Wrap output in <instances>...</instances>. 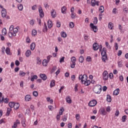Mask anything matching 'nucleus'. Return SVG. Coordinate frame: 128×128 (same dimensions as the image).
Here are the masks:
<instances>
[{"label": "nucleus", "mask_w": 128, "mask_h": 128, "mask_svg": "<svg viewBox=\"0 0 128 128\" xmlns=\"http://www.w3.org/2000/svg\"><path fill=\"white\" fill-rule=\"evenodd\" d=\"M78 80H81V82H82V84H84V82L88 80V76H86V74H84L83 76L82 74L80 75Z\"/></svg>", "instance_id": "nucleus-4"}, {"label": "nucleus", "mask_w": 128, "mask_h": 128, "mask_svg": "<svg viewBox=\"0 0 128 128\" xmlns=\"http://www.w3.org/2000/svg\"><path fill=\"white\" fill-rule=\"evenodd\" d=\"M76 18V14L74 12L72 13L71 14V18Z\"/></svg>", "instance_id": "nucleus-46"}, {"label": "nucleus", "mask_w": 128, "mask_h": 128, "mask_svg": "<svg viewBox=\"0 0 128 128\" xmlns=\"http://www.w3.org/2000/svg\"><path fill=\"white\" fill-rule=\"evenodd\" d=\"M119 115H120V111H118V110H117L116 111L115 116H118Z\"/></svg>", "instance_id": "nucleus-55"}, {"label": "nucleus", "mask_w": 128, "mask_h": 128, "mask_svg": "<svg viewBox=\"0 0 128 128\" xmlns=\"http://www.w3.org/2000/svg\"><path fill=\"white\" fill-rule=\"evenodd\" d=\"M100 112V114L102 116H106V111L104 108H101Z\"/></svg>", "instance_id": "nucleus-12"}, {"label": "nucleus", "mask_w": 128, "mask_h": 128, "mask_svg": "<svg viewBox=\"0 0 128 128\" xmlns=\"http://www.w3.org/2000/svg\"><path fill=\"white\" fill-rule=\"evenodd\" d=\"M18 32V27L14 28L12 32H8V36L10 38H12V36H16V34Z\"/></svg>", "instance_id": "nucleus-3"}, {"label": "nucleus", "mask_w": 128, "mask_h": 128, "mask_svg": "<svg viewBox=\"0 0 128 128\" xmlns=\"http://www.w3.org/2000/svg\"><path fill=\"white\" fill-rule=\"evenodd\" d=\"M120 94V88L116 89L114 92L113 94L114 96H118Z\"/></svg>", "instance_id": "nucleus-23"}, {"label": "nucleus", "mask_w": 128, "mask_h": 128, "mask_svg": "<svg viewBox=\"0 0 128 128\" xmlns=\"http://www.w3.org/2000/svg\"><path fill=\"white\" fill-rule=\"evenodd\" d=\"M36 63L38 64H42V62H40V58L39 57L36 58Z\"/></svg>", "instance_id": "nucleus-49"}, {"label": "nucleus", "mask_w": 128, "mask_h": 128, "mask_svg": "<svg viewBox=\"0 0 128 128\" xmlns=\"http://www.w3.org/2000/svg\"><path fill=\"white\" fill-rule=\"evenodd\" d=\"M44 8H48V2H45L44 4Z\"/></svg>", "instance_id": "nucleus-60"}, {"label": "nucleus", "mask_w": 128, "mask_h": 128, "mask_svg": "<svg viewBox=\"0 0 128 128\" xmlns=\"http://www.w3.org/2000/svg\"><path fill=\"white\" fill-rule=\"evenodd\" d=\"M56 68H57L56 66H53V68H52V69L51 70V74H53V72H56Z\"/></svg>", "instance_id": "nucleus-42"}, {"label": "nucleus", "mask_w": 128, "mask_h": 128, "mask_svg": "<svg viewBox=\"0 0 128 128\" xmlns=\"http://www.w3.org/2000/svg\"><path fill=\"white\" fill-rule=\"evenodd\" d=\"M40 77L43 80H46V78H48L46 77V74H40Z\"/></svg>", "instance_id": "nucleus-15"}, {"label": "nucleus", "mask_w": 128, "mask_h": 128, "mask_svg": "<svg viewBox=\"0 0 128 128\" xmlns=\"http://www.w3.org/2000/svg\"><path fill=\"white\" fill-rule=\"evenodd\" d=\"M10 101V100L8 99V98H4V97H2V99H0V104H2V102H6V104H8V102Z\"/></svg>", "instance_id": "nucleus-10"}, {"label": "nucleus", "mask_w": 128, "mask_h": 128, "mask_svg": "<svg viewBox=\"0 0 128 128\" xmlns=\"http://www.w3.org/2000/svg\"><path fill=\"white\" fill-rule=\"evenodd\" d=\"M25 56H26V58L30 56H32V52L30 51V50H27L25 53Z\"/></svg>", "instance_id": "nucleus-17"}, {"label": "nucleus", "mask_w": 128, "mask_h": 128, "mask_svg": "<svg viewBox=\"0 0 128 128\" xmlns=\"http://www.w3.org/2000/svg\"><path fill=\"white\" fill-rule=\"evenodd\" d=\"M76 120H80V114H76Z\"/></svg>", "instance_id": "nucleus-59"}, {"label": "nucleus", "mask_w": 128, "mask_h": 128, "mask_svg": "<svg viewBox=\"0 0 128 128\" xmlns=\"http://www.w3.org/2000/svg\"><path fill=\"white\" fill-rule=\"evenodd\" d=\"M67 34L66 32H61V36L62 38H66Z\"/></svg>", "instance_id": "nucleus-43"}, {"label": "nucleus", "mask_w": 128, "mask_h": 128, "mask_svg": "<svg viewBox=\"0 0 128 128\" xmlns=\"http://www.w3.org/2000/svg\"><path fill=\"white\" fill-rule=\"evenodd\" d=\"M32 36H36V34H38V32L36 31V30H32Z\"/></svg>", "instance_id": "nucleus-25"}, {"label": "nucleus", "mask_w": 128, "mask_h": 128, "mask_svg": "<svg viewBox=\"0 0 128 128\" xmlns=\"http://www.w3.org/2000/svg\"><path fill=\"white\" fill-rule=\"evenodd\" d=\"M51 16H52V18H56V11L54 10V9H52L51 11Z\"/></svg>", "instance_id": "nucleus-16"}, {"label": "nucleus", "mask_w": 128, "mask_h": 128, "mask_svg": "<svg viewBox=\"0 0 128 128\" xmlns=\"http://www.w3.org/2000/svg\"><path fill=\"white\" fill-rule=\"evenodd\" d=\"M68 118H66V116H64V117L62 118V120L63 122H66Z\"/></svg>", "instance_id": "nucleus-64"}, {"label": "nucleus", "mask_w": 128, "mask_h": 128, "mask_svg": "<svg viewBox=\"0 0 128 128\" xmlns=\"http://www.w3.org/2000/svg\"><path fill=\"white\" fill-rule=\"evenodd\" d=\"M48 28H52V20H48Z\"/></svg>", "instance_id": "nucleus-21"}, {"label": "nucleus", "mask_w": 128, "mask_h": 128, "mask_svg": "<svg viewBox=\"0 0 128 128\" xmlns=\"http://www.w3.org/2000/svg\"><path fill=\"white\" fill-rule=\"evenodd\" d=\"M0 8H2V18H6V10L4 8V6H2V4H0Z\"/></svg>", "instance_id": "nucleus-5"}, {"label": "nucleus", "mask_w": 128, "mask_h": 128, "mask_svg": "<svg viewBox=\"0 0 128 128\" xmlns=\"http://www.w3.org/2000/svg\"><path fill=\"white\" fill-rule=\"evenodd\" d=\"M69 26L70 28H74V24L72 22H70L69 24Z\"/></svg>", "instance_id": "nucleus-50"}, {"label": "nucleus", "mask_w": 128, "mask_h": 128, "mask_svg": "<svg viewBox=\"0 0 128 128\" xmlns=\"http://www.w3.org/2000/svg\"><path fill=\"white\" fill-rule=\"evenodd\" d=\"M75 67H76V63H72L70 64V68H74Z\"/></svg>", "instance_id": "nucleus-58"}, {"label": "nucleus", "mask_w": 128, "mask_h": 128, "mask_svg": "<svg viewBox=\"0 0 128 128\" xmlns=\"http://www.w3.org/2000/svg\"><path fill=\"white\" fill-rule=\"evenodd\" d=\"M33 96H38V92L36 91H34L33 92Z\"/></svg>", "instance_id": "nucleus-53"}, {"label": "nucleus", "mask_w": 128, "mask_h": 128, "mask_svg": "<svg viewBox=\"0 0 128 128\" xmlns=\"http://www.w3.org/2000/svg\"><path fill=\"white\" fill-rule=\"evenodd\" d=\"M2 34L3 36H6V28H4L2 30Z\"/></svg>", "instance_id": "nucleus-44"}, {"label": "nucleus", "mask_w": 128, "mask_h": 128, "mask_svg": "<svg viewBox=\"0 0 128 128\" xmlns=\"http://www.w3.org/2000/svg\"><path fill=\"white\" fill-rule=\"evenodd\" d=\"M55 85H56V81L54 80H52L50 84V88L54 87V86Z\"/></svg>", "instance_id": "nucleus-34"}, {"label": "nucleus", "mask_w": 128, "mask_h": 128, "mask_svg": "<svg viewBox=\"0 0 128 128\" xmlns=\"http://www.w3.org/2000/svg\"><path fill=\"white\" fill-rule=\"evenodd\" d=\"M66 102L68 104H72V98H70V96H67L66 97Z\"/></svg>", "instance_id": "nucleus-19"}, {"label": "nucleus", "mask_w": 128, "mask_h": 128, "mask_svg": "<svg viewBox=\"0 0 128 128\" xmlns=\"http://www.w3.org/2000/svg\"><path fill=\"white\" fill-rule=\"evenodd\" d=\"M106 100L108 102H112V96H110V95L108 94L106 96Z\"/></svg>", "instance_id": "nucleus-26"}, {"label": "nucleus", "mask_w": 128, "mask_h": 128, "mask_svg": "<svg viewBox=\"0 0 128 128\" xmlns=\"http://www.w3.org/2000/svg\"><path fill=\"white\" fill-rule=\"evenodd\" d=\"M126 116L124 115L122 116V122H126Z\"/></svg>", "instance_id": "nucleus-36"}, {"label": "nucleus", "mask_w": 128, "mask_h": 128, "mask_svg": "<svg viewBox=\"0 0 128 128\" xmlns=\"http://www.w3.org/2000/svg\"><path fill=\"white\" fill-rule=\"evenodd\" d=\"M10 112H12V108H8L6 116H10Z\"/></svg>", "instance_id": "nucleus-37"}, {"label": "nucleus", "mask_w": 128, "mask_h": 128, "mask_svg": "<svg viewBox=\"0 0 128 128\" xmlns=\"http://www.w3.org/2000/svg\"><path fill=\"white\" fill-rule=\"evenodd\" d=\"M60 64L64 62V57L63 56L60 59Z\"/></svg>", "instance_id": "nucleus-56"}, {"label": "nucleus", "mask_w": 128, "mask_h": 128, "mask_svg": "<svg viewBox=\"0 0 128 128\" xmlns=\"http://www.w3.org/2000/svg\"><path fill=\"white\" fill-rule=\"evenodd\" d=\"M96 0H92L91 1V6H96Z\"/></svg>", "instance_id": "nucleus-45"}, {"label": "nucleus", "mask_w": 128, "mask_h": 128, "mask_svg": "<svg viewBox=\"0 0 128 128\" xmlns=\"http://www.w3.org/2000/svg\"><path fill=\"white\" fill-rule=\"evenodd\" d=\"M20 62L18 60H16V62H15V64L16 66H20Z\"/></svg>", "instance_id": "nucleus-62"}, {"label": "nucleus", "mask_w": 128, "mask_h": 128, "mask_svg": "<svg viewBox=\"0 0 128 128\" xmlns=\"http://www.w3.org/2000/svg\"><path fill=\"white\" fill-rule=\"evenodd\" d=\"M6 54L10 55V48H6Z\"/></svg>", "instance_id": "nucleus-32"}, {"label": "nucleus", "mask_w": 128, "mask_h": 128, "mask_svg": "<svg viewBox=\"0 0 128 128\" xmlns=\"http://www.w3.org/2000/svg\"><path fill=\"white\" fill-rule=\"evenodd\" d=\"M78 84H76L74 86V91L75 92H78Z\"/></svg>", "instance_id": "nucleus-63"}, {"label": "nucleus", "mask_w": 128, "mask_h": 128, "mask_svg": "<svg viewBox=\"0 0 128 128\" xmlns=\"http://www.w3.org/2000/svg\"><path fill=\"white\" fill-rule=\"evenodd\" d=\"M14 110H18L20 108V104L14 103Z\"/></svg>", "instance_id": "nucleus-31"}, {"label": "nucleus", "mask_w": 128, "mask_h": 128, "mask_svg": "<svg viewBox=\"0 0 128 128\" xmlns=\"http://www.w3.org/2000/svg\"><path fill=\"white\" fill-rule=\"evenodd\" d=\"M26 102H30L32 100V96L30 94H27L25 96Z\"/></svg>", "instance_id": "nucleus-13"}, {"label": "nucleus", "mask_w": 128, "mask_h": 128, "mask_svg": "<svg viewBox=\"0 0 128 128\" xmlns=\"http://www.w3.org/2000/svg\"><path fill=\"white\" fill-rule=\"evenodd\" d=\"M84 60V56H80V57L79 58V62H83Z\"/></svg>", "instance_id": "nucleus-39"}, {"label": "nucleus", "mask_w": 128, "mask_h": 128, "mask_svg": "<svg viewBox=\"0 0 128 128\" xmlns=\"http://www.w3.org/2000/svg\"><path fill=\"white\" fill-rule=\"evenodd\" d=\"M26 42L28 44L30 43V37L28 36L26 38Z\"/></svg>", "instance_id": "nucleus-57"}, {"label": "nucleus", "mask_w": 128, "mask_h": 128, "mask_svg": "<svg viewBox=\"0 0 128 128\" xmlns=\"http://www.w3.org/2000/svg\"><path fill=\"white\" fill-rule=\"evenodd\" d=\"M98 18L94 17V20L93 22L94 24H98Z\"/></svg>", "instance_id": "nucleus-51"}, {"label": "nucleus", "mask_w": 128, "mask_h": 128, "mask_svg": "<svg viewBox=\"0 0 128 128\" xmlns=\"http://www.w3.org/2000/svg\"><path fill=\"white\" fill-rule=\"evenodd\" d=\"M34 22H36V20H32L30 21L29 23L30 24V26H34Z\"/></svg>", "instance_id": "nucleus-40"}, {"label": "nucleus", "mask_w": 128, "mask_h": 128, "mask_svg": "<svg viewBox=\"0 0 128 128\" xmlns=\"http://www.w3.org/2000/svg\"><path fill=\"white\" fill-rule=\"evenodd\" d=\"M112 12L114 14H116L118 12V9L116 8H114L112 10Z\"/></svg>", "instance_id": "nucleus-38"}, {"label": "nucleus", "mask_w": 128, "mask_h": 128, "mask_svg": "<svg viewBox=\"0 0 128 128\" xmlns=\"http://www.w3.org/2000/svg\"><path fill=\"white\" fill-rule=\"evenodd\" d=\"M20 122L18 120H17L16 122H14V125L12 126V128H16L18 127V124H20Z\"/></svg>", "instance_id": "nucleus-11"}, {"label": "nucleus", "mask_w": 128, "mask_h": 128, "mask_svg": "<svg viewBox=\"0 0 128 128\" xmlns=\"http://www.w3.org/2000/svg\"><path fill=\"white\" fill-rule=\"evenodd\" d=\"M102 86L100 84H98L94 86L93 88V92H95V94H100L102 92Z\"/></svg>", "instance_id": "nucleus-2"}, {"label": "nucleus", "mask_w": 128, "mask_h": 128, "mask_svg": "<svg viewBox=\"0 0 128 128\" xmlns=\"http://www.w3.org/2000/svg\"><path fill=\"white\" fill-rule=\"evenodd\" d=\"M66 6H63L61 8V12L63 14H66Z\"/></svg>", "instance_id": "nucleus-18"}, {"label": "nucleus", "mask_w": 128, "mask_h": 128, "mask_svg": "<svg viewBox=\"0 0 128 128\" xmlns=\"http://www.w3.org/2000/svg\"><path fill=\"white\" fill-rule=\"evenodd\" d=\"M86 60L88 62H92V57H90V56H87L86 58Z\"/></svg>", "instance_id": "nucleus-52"}, {"label": "nucleus", "mask_w": 128, "mask_h": 128, "mask_svg": "<svg viewBox=\"0 0 128 128\" xmlns=\"http://www.w3.org/2000/svg\"><path fill=\"white\" fill-rule=\"evenodd\" d=\"M112 26H113L112 23L109 22L108 25V28H110V30H112Z\"/></svg>", "instance_id": "nucleus-48"}, {"label": "nucleus", "mask_w": 128, "mask_h": 128, "mask_svg": "<svg viewBox=\"0 0 128 128\" xmlns=\"http://www.w3.org/2000/svg\"><path fill=\"white\" fill-rule=\"evenodd\" d=\"M64 108H62L60 110V112H59V114L60 116H62V114H64Z\"/></svg>", "instance_id": "nucleus-30"}, {"label": "nucleus", "mask_w": 128, "mask_h": 128, "mask_svg": "<svg viewBox=\"0 0 128 128\" xmlns=\"http://www.w3.org/2000/svg\"><path fill=\"white\" fill-rule=\"evenodd\" d=\"M71 62L72 63H76V58L74 56H72L71 58Z\"/></svg>", "instance_id": "nucleus-35"}, {"label": "nucleus", "mask_w": 128, "mask_h": 128, "mask_svg": "<svg viewBox=\"0 0 128 128\" xmlns=\"http://www.w3.org/2000/svg\"><path fill=\"white\" fill-rule=\"evenodd\" d=\"M30 47L31 50H34V48H36V44L34 42L30 44Z\"/></svg>", "instance_id": "nucleus-24"}, {"label": "nucleus", "mask_w": 128, "mask_h": 128, "mask_svg": "<svg viewBox=\"0 0 128 128\" xmlns=\"http://www.w3.org/2000/svg\"><path fill=\"white\" fill-rule=\"evenodd\" d=\"M26 74V72H24L23 71L20 70L19 72V76H24Z\"/></svg>", "instance_id": "nucleus-27"}, {"label": "nucleus", "mask_w": 128, "mask_h": 128, "mask_svg": "<svg viewBox=\"0 0 128 128\" xmlns=\"http://www.w3.org/2000/svg\"><path fill=\"white\" fill-rule=\"evenodd\" d=\"M106 46L108 48H110V46L108 42H106Z\"/></svg>", "instance_id": "nucleus-61"}, {"label": "nucleus", "mask_w": 128, "mask_h": 128, "mask_svg": "<svg viewBox=\"0 0 128 128\" xmlns=\"http://www.w3.org/2000/svg\"><path fill=\"white\" fill-rule=\"evenodd\" d=\"M102 78L104 80H108V71L104 70L102 74Z\"/></svg>", "instance_id": "nucleus-6"}, {"label": "nucleus", "mask_w": 128, "mask_h": 128, "mask_svg": "<svg viewBox=\"0 0 128 128\" xmlns=\"http://www.w3.org/2000/svg\"><path fill=\"white\" fill-rule=\"evenodd\" d=\"M18 9L19 10H24V6H22V4H20L18 5Z\"/></svg>", "instance_id": "nucleus-41"}, {"label": "nucleus", "mask_w": 128, "mask_h": 128, "mask_svg": "<svg viewBox=\"0 0 128 128\" xmlns=\"http://www.w3.org/2000/svg\"><path fill=\"white\" fill-rule=\"evenodd\" d=\"M14 102H10L9 103V106L12 108H14Z\"/></svg>", "instance_id": "nucleus-47"}, {"label": "nucleus", "mask_w": 128, "mask_h": 128, "mask_svg": "<svg viewBox=\"0 0 128 128\" xmlns=\"http://www.w3.org/2000/svg\"><path fill=\"white\" fill-rule=\"evenodd\" d=\"M34 80H38V76L34 75L33 76L31 77L30 78L31 82H34Z\"/></svg>", "instance_id": "nucleus-29"}, {"label": "nucleus", "mask_w": 128, "mask_h": 128, "mask_svg": "<svg viewBox=\"0 0 128 128\" xmlns=\"http://www.w3.org/2000/svg\"><path fill=\"white\" fill-rule=\"evenodd\" d=\"M38 11L40 12V18H42L43 16H44V10H42V6H38Z\"/></svg>", "instance_id": "nucleus-9"}, {"label": "nucleus", "mask_w": 128, "mask_h": 128, "mask_svg": "<svg viewBox=\"0 0 128 128\" xmlns=\"http://www.w3.org/2000/svg\"><path fill=\"white\" fill-rule=\"evenodd\" d=\"M44 32H48V26H46V24L44 23V26L42 30Z\"/></svg>", "instance_id": "nucleus-22"}, {"label": "nucleus", "mask_w": 128, "mask_h": 128, "mask_svg": "<svg viewBox=\"0 0 128 128\" xmlns=\"http://www.w3.org/2000/svg\"><path fill=\"white\" fill-rule=\"evenodd\" d=\"M100 48V45H98V43H94L93 44V50H98Z\"/></svg>", "instance_id": "nucleus-14"}, {"label": "nucleus", "mask_w": 128, "mask_h": 128, "mask_svg": "<svg viewBox=\"0 0 128 128\" xmlns=\"http://www.w3.org/2000/svg\"><path fill=\"white\" fill-rule=\"evenodd\" d=\"M90 27L92 29V30L94 32H98V26L94 25V24L91 23L90 24Z\"/></svg>", "instance_id": "nucleus-8"}, {"label": "nucleus", "mask_w": 128, "mask_h": 128, "mask_svg": "<svg viewBox=\"0 0 128 128\" xmlns=\"http://www.w3.org/2000/svg\"><path fill=\"white\" fill-rule=\"evenodd\" d=\"M97 103L98 102H96V100H93L89 102L88 106L91 107L96 106Z\"/></svg>", "instance_id": "nucleus-7"}, {"label": "nucleus", "mask_w": 128, "mask_h": 128, "mask_svg": "<svg viewBox=\"0 0 128 128\" xmlns=\"http://www.w3.org/2000/svg\"><path fill=\"white\" fill-rule=\"evenodd\" d=\"M102 62H106V61L108 60V56H106V48H102Z\"/></svg>", "instance_id": "nucleus-1"}, {"label": "nucleus", "mask_w": 128, "mask_h": 128, "mask_svg": "<svg viewBox=\"0 0 128 128\" xmlns=\"http://www.w3.org/2000/svg\"><path fill=\"white\" fill-rule=\"evenodd\" d=\"M83 84H84V86H88L90 84V80H88L87 79L86 80H85L83 82Z\"/></svg>", "instance_id": "nucleus-20"}, {"label": "nucleus", "mask_w": 128, "mask_h": 128, "mask_svg": "<svg viewBox=\"0 0 128 128\" xmlns=\"http://www.w3.org/2000/svg\"><path fill=\"white\" fill-rule=\"evenodd\" d=\"M99 12L101 14H102V12H104V6H102L100 7Z\"/></svg>", "instance_id": "nucleus-28"}, {"label": "nucleus", "mask_w": 128, "mask_h": 128, "mask_svg": "<svg viewBox=\"0 0 128 128\" xmlns=\"http://www.w3.org/2000/svg\"><path fill=\"white\" fill-rule=\"evenodd\" d=\"M48 62L46 60H44L42 62L44 66H48Z\"/></svg>", "instance_id": "nucleus-33"}, {"label": "nucleus", "mask_w": 128, "mask_h": 128, "mask_svg": "<svg viewBox=\"0 0 128 128\" xmlns=\"http://www.w3.org/2000/svg\"><path fill=\"white\" fill-rule=\"evenodd\" d=\"M52 58V56L50 55L47 56V61L48 62H50V58Z\"/></svg>", "instance_id": "nucleus-54"}]
</instances>
